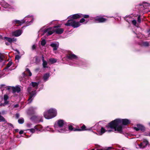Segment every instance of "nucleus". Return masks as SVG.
Instances as JSON below:
<instances>
[{
    "instance_id": "473e14b6",
    "label": "nucleus",
    "mask_w": 150,
    "mask_h": 150,
    "mask_svg": "<svg viewBox=\"0 0 150 150\" xmlns=\"http://www.w3.org/2000/svg\"><path fill=\"white\" fill-rule=\"evenodd\" d=\"M18 122L19 124H23L24 122V120L23 118H21L18 120Z\"/></svg>"
},
{
    "instance_id": "423d86ee",
    "label": "nucleus",
    "mask_w": 150,
    "mask_h": 150,
    "mask_svg": "<svg viewBox=\"0 0 150 150\" xmlns=\"http://www.w3.org/2000/svg\"><path fill=\"white\" fill-rule=\"evenodd\" d=\"M34 20L33 16L28 15L25 16L24 19H22V21L23 23H25L26 26L30 25L33 22Z\"/></svg>"
},
{
    "instance_id": "7ed1b4c3",
    "label": "nucleus",
    "mask_w": 150,
    "mask_h": 150,
    "mask_svg": "<svg viewBox=\"0 0 150 150\" xmlns=\"http://www.w3.org/2000/svg\"><path fill=\"white\" fill-rule=\"evenodd\" d=\"M64 122L62 120H59L57 121L54 124L55 130L61 133H63L67 131V128L64 126Z\"/></svg>"
},
{
    "instance_id": "4c0bfd02",
    "label": "nucleus",
    "mask_w": 150,
    "mask_h": 150,
    "mask_svg": "<svg viewBox=\"0 0 150 150\" xmlns=\"http://www.w3.org/2000/svg\"><path fill=\"white\" fill-rule=\"evenodd\" d=\"M105 129L103 127H101V134H102L105 132Z\"/></svg>"
},
{
    "instance_id": "4468645a",
    "label": "nucleus",
    "mask_w": 150,
    "mask_h": 150,
    "mask_svg": "<svg viewBox=\"0 0 150 150\" xmlns=\"http://www.w3.org/2000/svg\"><path fill=\"white\" fill-rule=\"evenodd\" d=\"M148 144V141L144 139L142 142H141L140 144H138V145L139 148L143 149L145 148Z\"/></svg>"
},
{
    "instance_id": "6ab92c4d",
    "label": "nucleus",
    "mask_w": 150,
    "mask_h": 150,
    "mask_svg": "<svg viewBox=\"0 0 150 150\" xmlns=\"http://www.w3.org/2000/svg\"><path fill=\"white\" fill-rule=\"evenodd\" d=\"M134 129L136 131L140 130L142 131H144L145 130V128L142 125L138 124L136 127H134Z\"/></svg>"
},
{
    "instance_id": "e433bc0d",
    "label": "nucleus",
    "mask_w": 150,
    "mask_h": 150,
    "mask_svg": "<svg viewBox=\"0 0 150 150\" xmlns=\"http://www.w3.org/2000/svg\"><path fill=\"white\" fill-rule=\"evenodd\" d=\"M81 16V17H83L84 18H87L89 17V16L88 15H83L82 14Z\"/></svg>"
},
{
    "instance_id": "cd10ccee",
    "label": "nucleus",
    "mask_w": 150,
    "mask_h": 150,
    "mask_svg": "<svg viewBox=\"0 0 150 150\" xmlns=\"http://www.w3.org/2000/svg\"><path fill=\"white\" fill-rule=\"evenodd\" d=\"M8 98V97L6 94H5L3 98L4 101V103L6 104L8 103V102L7 100Z\"/></svg>"
},
{
    "instance_id": "79ce46f5",
    "label": "nucleus",
    "mask_w": 150,
    "mask_h": 150,
    "mask_svg": "<svg viewBox=\"0 0 150 150\" xmlns=\"http://www.w3.org/2000/svg\"><path fill=\"white\" fill-rule=\"evenodd\" d=\"M141 16L139 15L137 17V22L139 23H140L141 22Z\"/></svg>"
},
{
    "instance_id": "9d476101",
    "label": "nucleus",
    "mask_w": 150,
    "mask_h": 150,
    "mask_svg": "<svg viewBox=\"0 0 150 150\" xmlns=\"http://www.w3.org/2000/svg\"><path fill=\"white\" fill-rule=\"evenodd\" d=\"M38 110V108L36 107H31L29 108L27 110V113L29 115H32L35 114Z\"/></svg>"
},
{
    "instance_id": "412c9836",
    "label": "nucleus",
    "mask_w": 150,
    "mask_h": 150,
    "mask_svg": "<svg viewBox=\"0 0 150 150\" xmlns=\"http://www.w3.org/2000/svg\"><path fill=\"white\" fill-rule=\"evenodd\" d=\"M12 90L13 93H19L21 91V88L18 86H16L15 87H12Z\"/></svg>"
},
{
    "instance_id": "f3484780",
    "label": "nucleus",
    "mask_w": 150,
    "mask_h": 150,
    "mask_svg": "<svg viewBox=\"0 0 150 150\" xmlns=\"http://www.w3.org/2000/svg\"><path fill=\"white\" fill-rule=\"evenodd\" d=\"M12 23L13 25L19 26L21 25L23 23V21H22V20L21 21L14 20L12 21Z\"/></svg>"
},
{
    "instance_id": "e2e57ef3",
    "label": "nucleus",
    "mask_w": 150,
    "mask_h": 150,
    "mask_svg": "<svg viewBox=\"0 0 150 150\" xmlns=\"http://www.w3.org/2000/svg\"><path fill=\"white\" fill-rule=\"evenodd\" d=\"M149 135L150 136V133H149Z\"/></svg>"
},
{
    "instance_id": "a19ab883",
    "label": "nucleus",
    "mask_w": 150,
    "mask_h": 150,
    "mask_svg": "<svg viewBox=\"0 0 150 150\" xmlns=\"http://www.w3.org/2000/svg\"><path fill=\"white\" fill-rule=\"evenodd\" d=\"M132 24L134 25H136L137 22L136 20H133L132 21Z\"/></svg>"
},
{
    "instance_id": "f03ea898",
    "label": "nucleus",
    "mask_w": 150,
    "mask_h": 150,
    "mask_svg": "<svg viewBox=\"0 0 150 150\" xmlns=\"http://www.w3.org/2000/svg\"><path fill=\"white\" fill-rule=\"evenodd\" d=\"M38 82H32L30 84V85H32L33 87L34 88L35 90H33L31 87H29L28 88V92L30 93V96L28 100V103H31L34 97L35 96L36 94V90L38 88V87L39 85Z\"/></svg>"
},
{
    "instance_id": "864d4df0",
    "label": "nucleus",
    "mask_w": 150,
    "mask_h": 150,
    "mask_svg": "<svg viewBox=\"0 0 150 150\" xmlns=\"http://www.w3.org/2000/svg\"><path fill=\"white\" fill-rule=\"evenodd\" d=\"M149 126L150 127V122H149L148 123Z\"/></svg>"
},
{
    "instance_id": "a211bd4d",
    "label": "nucleus",
    "mask_w": 150,
    "mask_h": 150,
    "mask_svg": "<svg viewBox=\"0 0 150 150\" xmlns=\"http://www.w3.org/2000/svg\"><path fill=\"white\" fill-rule=\"evenodd\" d=\"M3 39L6 40L11 43L13 42H16V39H15L14 38H11L6 37H4V38H3L2 36L1 35H0V40Z\"/></svg>"
},
{
    "instance_id": "c03bdc74",
    "label": "nucleus",
    "mask_w": 150,
    "mask_h": 150,
    "mask_svg": "<svg viewBox=\"0 0 150 150\" xmlns=\"http://www.w3.org/2000/svg\"><path fill=\"white\" fill-rule=\"evenodd\" d=\"M32 49L33 50H35V45H33L32 47Z\"/></svg>"
},
{
    "instance_id": "ddd939ff",
    "label": "nucleus",
    "mask_w": 150,
    "mask_h": 150,
    "mask_svg": "<svg viewBox=\"0 0 150 150\" xmlns=\"http://www.w3.org/2000/svg\"><path fill=\"white\" fill-rule=\"evenodd\" d=\"M0 5L4 8H6L7 10H9L12 8V6L4 1L0 2Z\"/></svg>"
},
{
    "instance_id": "2eb2a0df",
    "label": "nucleus",
    "mask_w": 150,
    "mask_h": 150,
    "mask_svg": "<svg viewBox=\"0 0 150 150\" xmlns=\"http://www.w3.org/2000/svg\"><path fill=\"white\" fill-rule=\"evenodd\" d=\"M82 14L77 13L74 15H72L69 16L68 18L69 19H70V20L77 19L81 17Z\"/></svg>"
},
{
    "instance_id": "20e7f679",
    "label": "nucleus",
    "mask_w": 150,
    "mask_h": 150,
    "mask_svg": "<svg viewBox=\"0 0 150 150\" xmlns=\"http://www.w3.org/2000/svg\"><path fill=\"white\" fill-rule=\"evenodd\" d=\"M85 21V19L83 18H82L80 20L79 22L76 21L74 20H68L67 23L65 24V25L67 26H72L74 28H76L81 25L80 23L84 22Z\"/></svg>"
},
{
    "instance_id": "0eeeda50",
    "label": "nucleus",
    "mask_w": 150,
    "mask_h": 150,
    "mask_svg": "<svg viewBox=\"0 0 150 150\" xmlns=\"http://www.w3.org/2000/svg\"><path fill=\"white\" fill-rule=\"evenodd\" d=\"M42 126L40 125H37L35 126L34 128L28 129L27 130L32 133H34L35 131L42 132L43 131Z\"/></svg>"
},
{
    "instance_id": "aec40b11",
    "label": "nucleus",
    "mask_w": 150,
    "mask_h": 150,
    "mask_svg": "<svg viewBox=\"0 0 150 150\" xmlns=\"http://www.w3.org/2000/svg\"><path fill=\"white\" fill-rule=\"evenodd\" d=\"M22 33L21 30H18L13 33V35L16 37H18L20 36Z\"/></svg>"
},
{
    "instance_id": "052dcab7",
    "label": "nucleus",
    "mask_w": 150,
    "mask_h": 150,
    "mask_svg": "<svg viewBox=\"0 0 150 150\" xmlns=\"http://www.w3.org/2000/svg\"><path fill=\"white\" fill-rule=\"evenodd\" d=\"M111 131V130H109V132H110Z\"/></svg>"
},
{
    "instance_id": "5701e85b",
    "label": "nucleus",
    "mask_w": 150,
    "mask_h": 150,
    "mask_svg": "<svg viewBox=\"0 0 150 150\" xmlns=\"http://www.w3.org/2000/svg\"><path fill=\"white\" fill-rule=\"evenodd\" d=\"M50 46L53 48V50H56L58 47L59 43H52L50 44Z\"/></svg>"
},
{
    "instance_id": "f704fd0d",
    "label": "nucleus",
    "mask_w": 150,
    "mask_h": 150,
    "mask_svg": "<svg viewBox=\"0 0 150 150\" xmlns=\"http://www.w3.org/2000/svg\"><path fill=\"white\" fill-rule=\"evenodd\" d=\"M46 43V42L45 40L44 39H43L41 41V44L42 45L44 46L45 45Z\"/></svg>"
},
{
    "instance_id": "4d7b16f0",
    "label": "nucleus",
    "mask_w": 150,
    "mask_h": 150,
    "mask_svg": "<svg viewBox=\"0 0 150 150\" xmlns=\"http://www.w3.org/2000/svg\"><path fill=\"white\" fill-rule=\"evenodd\" d=\"M18 129H16V132L18 131Z\"/></svg>"
},
{
    "instance_id": "1a4fd4ad",
    "label": "nucleus",
    "mask_w": 150,
    "mask_h": 150,
    "mask_svg": "<svg viewBox=\"0 0 150 150\" xmlns=\"http://www.w3.org/2000/svg\"><path fill=\"white\" fill-rule=\"evenodd\" d=\"M49 113L51 115L50 117H47L49 118H52L55 117L57 115V111L55 108H51L48 110Z\"/></svg>"
},
{
    "instance_id": "c9c22d12",
    "label": "nucleus",
    "mask_w": 150,
    "mask_h": 150,
    "mask_svg": "<svg viewBox=\"0 0 150 150\" xmlns=\"http://www.w3.org/2000/svg\"><path fill=\"white\" fill-rule=\"evenodd\" d=\"M0 121L1 122H5L6 120L2 116L0 115Z\"/></svg>"
},
{
    "instance_id": "603ef678",
    "label": "nucleus",
    "mask_w": 150,
    "mask_h": 150,
    "mask_svg": "<svg viewBox=\"0 0 150 150\" xmlns=\"http://www.w3.org/2000/svg\"><path fill=\"white\" fill-rule=\"evenodd\" d=\"M148 32L149 34H150V29L149 30H148Z\"/></svg>"
},
{
    "instance_id": "72a5a7b5",
    "label": "nucleus",
    "mask_w": 150,
    "mask_h": 150,
    "mask_svg": "<svg viewBox=\"0 0 150 150\" xmlns=\"http://www.w3.org/2000/svg\"><path fill=\"white\" fill-rule=\"evenodd\" d=\"M20 58V57L18 55H16L15 57V60L16 61V62H18V60Z\"/></svg>"
},
{
    "instance_id": "bb28decb",
    "label": "nucleus",
    "mask_w": 150,
    "mask_h": 150,
    "mask_svg": "<svg viewBox=\"0 0 150 150\" xmlns=\"http://www.w3.org/2000/svg\"><path fill=\"white\" fill-rule=\"evenodd\" d=\"M0 86V88L1 89H3V90L2 91V92L4 89H6L7 90H9L10 89V86H7L4 84H1V85Z\"/></svg>"
},
{
    "instance_id": "dca6fc26",
    "label": "nucleus",
    "mask_w": 150,
    "mask_h": 150,
    "mask_svg": "<svg viewBox=\"0 0 150 150\" xmlns=\"http://www.w3.org/2000/svg\"><path fill=\"white\" fill-rule=\"evenodd\" d=\"M67 57L68 59L72 60H78V59L77 56L71 53H69L67 55Z\"/></svg>"
},
{
    "instance_id": "0e129e2a",
    "label": "nucleus",
    "mask_w": 150,
    "mask_h": 150,
    "mask_svg": "<svg viewBox=\"0 0 150 150\" xmlns=\"http://www.w3.org/2000/svg\"><path fill=\"white\" fill-rule=\"evenodd\" d=\"M0 10H1V8H0Z\"/></svg>"
},
{
    "instance_id": "7c9ffc66",
    "label": "nucleus",
    "mask_w": 150,
    "mask_h": 150,
    "mask_svg": "<svg viewBox=\"0 0 150 150\" xmlns=\"http://www.w3.org/2000/svg\"><path fill=\"white\" fill-rule=\"evenodd\" d=\"M45 129L47 131H49L52 132H54V130L53 129L50 127V126H47L45 128Z\"/></svg>"
},
{
    "instance_id": "49530a36",
    "label": "nucleus",
    "mask_w": 150,
    "mask_h": 150,
    "mask_svg": "<svg viewBox=\"0 0 150 150\" xmlns=\"http://www.w3.org/2000/svg\"><path fill=\"white\" fill-rule=\"evenodd\" d=\"M31 125H32V124H27V126L29 127H30Z\"/></svg>"
},
{
    "instance_id": "bf43d9fd",
    "label": "nucleus",
    "mask_w": 150,
    "mask_h": 150,
    "mask_svg": "<svg viewBox=\"0 0 150 150\" xmlns=\"http://www.w3.org/2000/svg\"><path fill=\"white\" fill-rule=\"evenodd\" d=\"M11 126L12 125L11 124Z\"/></svg>"
},
{
    "instance_id": "f257e3e1",
    "label": "nucleus",
    "mask_w": 150,
    "mask_h": 150,
    "mask_svg": "<svg viewBox=\"0 0 150 150\" xmlns=\"http://www.w3.org/2000/svg\"><path fill=\"white\" fill-rule=\"evenodd\" d=\"M130 121L127 119H117L112 121L108 125L111 128L114 129L115 131L121 133L122 132V125H127Z\"/></svg>"
},
{
    "instance_id": "5fc2aeb1",
    "label": "nucleus",
    "mask_w": 150,
    "mask_h": 150,
    "mask_svg": "<svg viewBox=\"0 0 150 150\" xmlns=\"http://www.w3.org/2000/svg\"><path fill=\"white\" fill-rule=\"evenodd\" d=\"M2 105H4V104L0 103V106Z\"/></svg>"
},
{
    "instance_id": "37998d69",
    "label": "nucleus",
    "mask_w": 150,
    "mask_h": 150,
    "mask_svg": "<svg viewBox=\"0 0 150 150\" xmlns=\"http://www.w3.org/2000/svg\"><path fill=\"white\" fill-rule=\"evenodd\" d=\"M15 116L16 117L17 119H18L20 116L19 114L18 113H16V114Z\"/></svg>"
},
{
    "instance_id": "6e6d98bb",
    "label": "nucleus",
    "mask_w": 150,
    "mask_h": 150,
    "mask_svg": "<svg viewBox=\"0 0 150 150\" xmlns=\"http://www.w3.org/2000/svg\"><path fill=\"white\" fill-rule=\"evenodd\" d=\"M2 77V75L1 74H0V78H1Z\"/></svg>"
},
{
    "instance_id": "2f4dec72",
    "label": "nucleus",
    "mask_w": 150,
    "mask_h": 150,
    "mask_svg": "<svg viewBox=\"0 0 150 150\" xmlns=\"http://www.w3.org/2000/svg\"><path fill=\"white\" fill-rule=\"evenodd\" d=\"M42 66L44 68H48L47 63L46 61L42 62Z\"/></svg>"
},
{
    "instance_id": "a18cd8bd",
    "label": "nucleus",
    "mask_w": 150,
    "mask_h": 150,
    "mask_svg": "<svg viewBox=\"0 0 150 150\" xmlns=\"http://www.w3.org/2000/svg\"><path fill=\"white\" fill-rule=\"evenodd\" d=\"M23 131L21 130L19 132V133L20 134H23Z\"/></svg>"
},
{
    "instance_id": "9b49d317",
    "label": "nucleus",
    "mask_w": 150,
    "mask_h": 150,
    "mask_svg": "<svg viewBox=\"0 0 150 150\" xmlns=\"http://www.w3.org/2000/svg\"><path fill=\"white\" fill-rule=\"evenodd\" d=\"M31 120L34 122L36 123L38 122H43L42 117L39 116H33L30 118Z\"/></svg>"
},
{
    "instance_id": "6e6552de",
    "label": "nucleus",
    "mask_w": 150,
    "mask_h": 150,
    "mask_svg": "<svg viewBox=\"0 0 150 150\" xmlns=\"http://www.w3.org/2000/svg\"><path fill=\"white\" fill-rule=\"evenodd\" d=\"M90 20H94L97 23H103L107 21V19L100 16H98L96 17H92Z\"/></svg>"
},
{
    "instance_id": "13d9d810",
    "label": "nucleus",
    "mask_w": 150,
    "mask_h": 150,
    "mask_svg": "<svg viewBox=\"0 0 150 150\" xmlns=\"http://www.w3.org/2000/svg\"><path fill=\"white\" fill-rule=\"evenodd\" d=\"M56 26H54V28H56Z\"/></svg>"
},
{
    "instance_id": "8fccbe9b",
    "label": "nucleus",
    "mask_w": 150,
    "mask_h": 150,
    "mask_svg": "<svg viewBox=\"0 0 150 150\" xmlns=\"http://www.w3.org/2000/svg\"><path fill=\"white\" fill-rule=\"evenodd\" d=\"M6 45H9V44L7 42H6Z\"/></svg>"
},
{
    "instance_id": "ea45409f",
    "label": "nucleus",
    "mask_w": 150,
    "mask_h": 150,
    "mask_svg": "<svg viewBox=\"0 0 150 150\" xmlns=\"http://www.w3.org/2000/svg\"><path fill=\"white\" fill-rule=\"evenodd\" d=\"M86 127V126L84 125H83L81 127V129H80L81 130H81H87V129H85Z\"/></svg>"
},
{
    "instance_id": "f8f14e48",
    "label": "nucleus",
    "mask_w": 150,
    "mask_h": 150,
    "mask_svg": "<svg viewBox=\"0 0 150 150\" xmlns=\"http://www.w3.org/2000/svg\"><path fill=\"white\" fill-rule=\"evenodd\" d=\"M77 60L76 63H74L70 64V65L74 66H84L86 65L85 63L83 62L81 59L78 60V59Z\"/></svg>"
},
{
    "instance_id": "a878e982",
    "label": "nucleus",
    "mask_w": 150,
    "mask_h": 150,
    "mask_svg": "<svg viewBox=\"0 0 150 150\" xmlns=\"http://www.w3.org/2000/svg\"><path fill=\"white\" fill-rule=\"evenodd\" d=\"M43 115L44 117L46 119H51V118H47V117H50V115H51L50 113H49L48 112V110H47V111H45L44 112Z\"/></svg>"
},
{
    "instance_id": "69168bd1",
    "label": "nucleus",
    "mask_w": 150,
    "mask_h": 150,
    "mask_svg": "<svg viewBox=\"0 0 150 150\" xmlns=\"http://www.w3.org/2000/svg\"><path fill=\"white\" fill-rule=\"evenodd\" d=\"M149 12H150V10H149Z\"/></svg>"
},
{
    "instance_id": "680f3d73",
    "label": "nucleus",
    "mask_w": 150,
    "mask_h": 150,
    "mask_svg": "<svg viewBox=\"0 0 150 150\" xmlns=\"http://www.w3.org/2000/svg\"><path fill=\"white\" fill-rule=\"evenodd\" d=\"M134 33L136 34V33H134Z\"/></svg>"
},
{
    "instance_id": "393cba45",
    "label": "nucleus",
    "mask_w": 150,
    "mask_h": 150,
    "mask_svg": "<svg viewBox=\"0 0 150 150\" xmlns=\"http://www.w3.org/2000/svg\"><path fill=\"white\" fill-rule=\"evenodd\" d=\"M12 64V62L11 61H9L7 64L6 66L3 69V72H4L5 71H6V70L8 69V68L11 66Z\"/></svg>"
},
{
    "instance_id": "c85d7f7f",
    "label": "nucleus",
    "mask_w": 150,
    "mask_h": 150,
    "mask_svg": "<svg viewBox=\"0 0 150 150\" xmlns=\"http://www.w3.org/2000/svg\"><path fill=\"white\" fill-rule=\"evenodd\" d=\"M49 61L50 62L51 64H53L56 63L57 61V59H56L51 58L49 59Z\"/></svg>"
},
{
    "instance_id": "58836bf2",
    "label": "nucleus",
    "mask_w": 150,
    "mask_h": 150,
    "mask_svg": "<svg viewBox=\"0 0 150 150\" xmlns=\"http://www.w3.org/2000/svg\"><path fill=\"white\" fill-rule=\"evenodd\" d=\"M143 45L145 46H148L149 45V43L147 42H144L143 43Z\"/></svg>"
},
{
    "instance_id": "b1692460",
    "label": "nucleus",
    "mask_w": 150,
    "mask_h": 150,
    "mask_svg": "<svg viewBox=\"0 0 150 150\" xmlns=\"http://www.w3.org/2000/svg\"><path fill=\"white\" fill-rule=\"evenodd\" d=\"M50 76L49 73H47L44 74L43 76V80L45 82L47 81Z\"/></svg>"
},
{
    "instance_id": "09e8293b",
    "label": "nucleus",
    "mask_w": 150,
    "mask_h": 150,
    "mask_svg": "<svg viewBox=\"0 0 150 150\" xmlns=\"http://www.w3.org/2000/svg\"><path fill=\"white\" fill-rule=\"evenodd\" d=\"M18 104H16V105H14V107L16 108V107H17L18 106Z\"/></svg>"
},
{
    "instance_id": "de8ad7c7",
    "label": "nucleus",
    "mask_w": 150,
    "mask_h": 150,
    "mask_svg": "<svg viewBox=\"0 0 150 150\" xmlns=\"http://www.w3.org/2000/svg\"><path fill=\"white\" fill-rule=\"evenodd\" d=\"M42 62L45 61L44 59V57L43 56H42Z\"/></svg>"
},
{
    "instance_id": "3c124183",
    "label": "nucleus",
    "mask_w": 150,
    "mask_h": 150,
    "mask_svg": "<svg viewBox=\"0 0 150 150\" xmlns=\"http://www.w3.org/2000/svg\"><path fill=\"white\" fill-rule=\"evenodd\" d=\"M126 149L125 148H123L122 149V150H126Z\"/></svg>"
},
{
    "instance_id": "c756f323",
    "label": "nucleus",
    "mask_w": 150,
    "mask_h": 150,
    "mask_svg": "<svg viewBox=\"0 0 150 150\" xmlns=\"http://www.w3.org/2000/svg\"><path fill=\"white\" fill-rule=\"evenodd\" d=\"M69 129V130H73V131H80L81 130L80 129H74L73 128V126L71 125H69L68 127Z\"/></svg>"
},
{
    "instance_id": "39448f33",
    "label": "nucleus",
    "mask_w": 150,
    "mask_h": 150,
    "mask_svg": "<svg viewBox=\"0 0 150 150\" xmlns=\"http://www.w3.org/2000/svg\"><path fill=\"white\" fill-rule=\"evenodd\" d=\"M63 29L62 28H58L57 29L54 31V28L50 27L47 29H45L43 31L44 33H47V35H50L55 32L56 33L58 34H60L63 33Z\"/></svg>"
},
{
    "instance_id": "4be33fe9",
    "label": "nucleus",
    "mask_w": 150,
    "mask_h": 150,
    "mask_svg": "<svg viewBox=\"0 0 150 150\" xmlns=\"http://www.w3.org/2000/svg\"><path fill=\"white\" fill-rule=\"evenodd\" d=\"M23 76L24 77L28 75L29 76H32V73L28 68H26L25 73H23Z\"/></svg>"
}]
</instances>
